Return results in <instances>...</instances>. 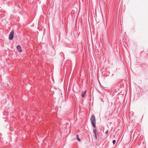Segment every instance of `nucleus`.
<instances>
[{
  "instance_id": "1",
  "label": "nucleus",
  "mask_w": 148,
  "mask_h": 148,
  "mask_svg": "<svg viewBox=\"0 0 148 148\" xmlns=\"http://www.w3.org/2000/svg\"><path fill=\"white\" fill-rule=\"evenodd\" d=\"M90 119L92 126L94 127H95L96 121L95 116L94 115H92Z\"/></svg>"
},
{
  "instance_id": "2",
  "label": "nucleus",
  "mask_w": 148,
  "mask_h": 148,
  "mask_svg": "<svg viewBox=\"0 0 148 148\" xmlns=\"http://www.w3.org/2000/svg\"><path fill=\"white\" fill-rule=\"evenodd\" d=\"M14 32L13 31H12L10 32V33L9 35V39L10 40H12L13 39L14 37Z\"/></svg>"
},
{
  "instance_id": "3",
  "label": "nucleus",
  "mask_w": 148,
  "mask_h": 148,
  "mask_svg": "<svg viewBox=\"0 0 148 148\" xmlns=\"http://www.w3.org/2000/svg\"><path fill=\"white\" fill-rule=\"evenodd\" d=\"M16 48L18 49V51L19 52H21L22 51V50H21V47L20 45H18L17 46Z\"/></svg>"
},
{
  "instance_id": "4",
  "label": "nucleus",
  "mask_w": 148,
  "mask_h": 148,
  "mask_svg": "<svg viewBox=\"0 0 148 148\" xmlns=\"http://www.w3.org/2000/svg\"><path fill=\"white\" fill-rule=\"evenodd\" d=\"M97 131L96 130H94L93 131V133L94 134V136L95 137V140H97V136L96 135V132Z\"/></svg>"
},
{
  "instance_id": "5",
  "label": "nucleus",
  "mask_w": 148,
  "mask_h": 148,
  "mask_svg": "<svg viewBox=\"0 0 148 148\" xmlns=\"http://www.w3.org/2000/svg\"><path fill=\"white\" fill-rule=\"evenodd\" d=\"M87 92L86 90H85L83 92H82L81 94V96L82 97H84V95Z\"/></svg>"
},
{
  "instance_id": "6",
  "label": "nucleus",
  "mask_w": 148,
  "mask_h": 148,
  "mask_svg": "<svg viewBox=\"0 0 148 148\" xmlns=\"http://www.w3.org/2000/svg\"><path fill=\"white\" fill-rule=\"evenodd\" d=\"M77 140L79 141H80V139L79 138V136L78 135H77Z\"/></svg>"
},
{
  "instance_id": "7",
  "label": "nucleus",
  "mask_w": 148,
  "mask_h": 148,
  "mask_svg": "<svg viewBox=\"0 0 148 148\" xmlns=\"http://www.w3.org/2000/svg\"><path fill=\"white\" fill-rule=\"evenodd\" d=\"M108 131L107 130H106L105 131V133L106 134H107L108 133Z\"/></svg>"
},
{
  "instance_id": "8",
  "label": "nucleus",
  "mask_w": 148,
  "mask_h": 148,
  "mask_svg": "<svg viewBox=\"0 0 148 148\" xmlns=\"http://www.w3.org/2000/svg\"><path fill=\"white\" fill-rule=\"evenodd\" d=\"M113 145H114L116 143V141L115 140H113L112 141Z\"/></svg>"
}]
</instances>
